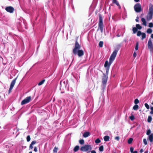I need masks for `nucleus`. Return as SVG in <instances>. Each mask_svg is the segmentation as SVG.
Returning a JSON list of instances; mask_svg holds the SVG:
<instances>
[{"mask_svg": "<svg viewBox=\"0 0 153 153\" xmlns=\"http://www.w3.org/2000/svg\"><path fill=\"white\" fill-rule=\"evenodd\" d=\"M99 22L97 30H99V29H100L101 32L102 33L103 32V18L101 14H99Z\"/></svg>", "mask_w": 153, "mask_h": 153, "instance_id": "f257e3e1", "label": "nucleus"}, {"mask_svg": "<svg viewBox=\"0 0 153 153\" xmlns=\"http://www.w3.org/2000/svg\"><path fill=\"white\" fill-rule=\"evenodd\" d=\"M92 149V147L91 145H86L83 146H82L80 148V150L82 152H88V153L90 152Z\"/></svg>", "mask_w": 153, "mask_h": 153, "instance_id": "f03ea898", "label": "nucleus"}, {"mask_svg": "<svg viewBox=\"0 0 153 153\" xmlns=\"http://www.w3.org/2000/svg\"><path fill=\"white\" fill-rule=\"evenodd\" d=\"M118 50V49L115 50L111 54L109 60V62H110V63H112L114 60Z\"/></svg>", "mask_w": 153, "mask_h": 153, "instance_id": "7ed1b4c3", "label": "nucleus"}, {"mask_svg": "<svg viewBox=\"0 0 153 153\" xmlns=\"http://www.w3.org/2000/svg\"><path fill=\"white\" fill-rule=\"evenodd\" d=\"M153 14V9L152 7H149V12L146 16V19L148 21L151 20L152 18Z\"/></svg>", "mask_w": 153, "mask_h": 153, "instance_id": "20e7f679", "label": "nucleus"}, {"mask_svg": "<svg viewBox=\"0 0 153 153\" xmlns=\"http://www.w3.org/2000/svg\"><path fill=\"white\" fill-rule=\"evenodd\" d=\"M80 48V46L77 41H76L74 48L73 50V53L74 54H76L77 53V51Z\"/></svg>", "mask_w": 153, "mask_h": 153, "instance_id": "39448f33", "label": "nucleus"}, {"mask_svg": "<svg viewBox=\"0 0 153 153\" xmlns=\"http://www.w3.org/2000/svg\"><path fill=\"white\" fill-rule=\"evenodd\" d=\"M135 11L137 13L140 12L141 11V7L140 4L139 3L136 4L134 7Z\"/></svg>", "mask_w": 153, "mask_h": 153, "instance_id": "423d86ee", "label": "nucleus"}, {"mask_svg": "<svg viewBox=\"0 0 153 153\" xmlns=\"http://www.w3.org/2000/svg\"><path fill=\"white\" fill-rule=\"evenodd\" d=\"M31 100V97L29 96L26 97L21 102V105H22L29 102Z\"/></svg>", "mask_w": 153, "mask_h": 153, "instance_id": "0eeeda50", "label": "nucleus"}, {"mask_svg": "<svg viewBox=\"0 0 153 153\" xmlns=\"http://www.w3.org/2000/svg\"><path fill=\"white\" fill-rule=\"evenodd\" d=\"M147 45L148 48L150 49L151 51H153V45H152V40L150 38L149 40Z\"/></svg>", "mask_w": 153, "mask_h": 153, "instance_id": "6e6552de", "label": "nucleus"}, {"mask_svg": "<svg viewBox=\"0 0 153 153\" xmlns=\"http://www.w3.org/2000/svg\"><path fill=\"white\" fill-rule=\"evenodd\" d=\"M107 76L105 75V74H104V76L103 77L102 79V83L104 87H105V85L107 81Z\"/></svg>", "mask_w": 153, "mask_h": 153, "instance_id": "1a4fd4ad", "label": "nucleus"}, {"mask_svg": "<svg viewBox=\"0 0 153 153\" xmlns=\"http://www.w3.org/2000/svg\"><path fill=\"white\" fill-rule=\"evenodd\" d=\"M111 64V63H110V62H109L108 63V61L107 60L105 62V63L104 64V67L106 68V72L107 73H108V72L110 66Z\"/></svg>", "mask_w": 153, "mask_h": 153, "instance_id": "9d476101", "label": "nucleus"}, {"mask_svg": "<svg viewBox=\"0 0 153 153\" xmlns=\"http://www.w3.org/2000/svg\"><path fill=\"white\" fill-rule=\"evenodd\" d=\"M17 77L15 79H14L13 80L10 85V88L9 89V92L10 93L12 90L13 89L16 82V80L17 79Z\"/></svg>", "mask_w": 153, "mask_h": 153, "instance_id": "9b49d317", "label": "nucleus"}, {"mask_svg": "<svg viewBox=\"0 0 153 153\" xmlns=\"http://www.w3.org/2000/svg\"><path fill=\"white\" fill-rule=\"evenodd\" d=\"M5 10H6L10 13H12L14 11V9L13 7L11 6H8L6 7Z\"/></svg>", "mask_w": 153, "mask_h": 153, "instance_id": "f8f14e48", "label": "nucleus"}, {"mask_svg": "<svg viewBox=\"0 0 153 153\" xmlns=\"http://www.w3.org/2000/svg\"><path fill=\"white\" fill-rule=\"evenodd\" d=\"M77 54L79 57H80L84 54V52L82 50H79L77 51Z\"/></svg>", "mask_w": 153, "mask_h": 153, "instance_id": "ddd939ff", "label": "nucleus"}, {"mask_svg": "<svg viewBox=\"0 0 153 153\" xmlns=\"http://www.w3.org/2000/svg\"><path fill=\"white\" fill-rule=\"evenodd\" d=\"M36 141L35 140L33 141L31 143L30 145L29 148L30 149H33V145H34L36 143Z\"/></svg>", "mask_w": 153, "mask_h": 153, "instance_id": "4468645a", "label": "nucleus"}, {"mask_svg": "<svg viewBox=\"0 0 153 153\" xmlns=\"http://www.w3.org/2000/svg\"><path fill=\"white\" fill-rule=\"evenodd\" d=\"M90 135V133L89 132H86L83 134V137H87Z\"/></svg>", "mask_w": 153, "mask_h": 153, "instance_id": "2eb2a0df", "label": "nucleus"}, {"mask_svg": "<svg viewBox=\"0 0 153 153\" xmlns=\"http://www.w3.org/2000/svg\"><path fill=\"white\" fill-rule=\"evenodd\" d=\"M149 140L151 142H152L153 141V134H151L149 136Z\"/></svg>", "mask_w": 153, "mask_h": 153, "instance_id": "dca6fc26", "label": "nucleus"}, {"mask_svg": "<svg viewBox=\"0 0 153 153\" xmlns=\"http://www.w3.org/2000/svg\"><path fill=\"white\" fill-rule=\"evenodd\" d=\"M110 137L108 135L105 136L104 137V140L105 141H108L109 140Z\"/></svg>", "mask_w": 153, "mask_h": 153, "instance_id": "f3484780", "label": "nucleus"}, {"mask_svg": "<svg viewBox=\"0 0 153 153\" xmlns=\"http://www.w3.org/2000/svg\"><path fill=\"white\" fill-rule=\"evenodd\" d=\"M141 21L143 22V24L145 26H146L147 25L146 22L144 18H142L141 19Z\"/></svg>", "mask_w": 153, "mask_h": 153, "instance_id": "a211bd4d", "label": "nucleus"}, {"mask_svg": "<svg viewBox=\"0 0 153 153\" xmlns=\"http://www.w3.org/2000/svg\"><path fill=\"white\" fill-rule=\"evenodd\" d=\"M79 149V146H75L74 149V152H76Z\"/></svg>", "mask_w": 153, "mask_h": 153, "instance_id": "6ab92c4d", "label": "nucleus"}, {"mask_svg": "<svg viewBox=\"0 0 153 153\" xmlns=\"http://www.w3.org/2000/svg\"><path fill=\"white\" fill-rule=\"evenodd\" d=\"M113 3L115 4L117 6L119 7V8H120V6L119 3L116 1V0H113Z\"/></svg>", "mask_w": 153, "mask_h": 153, "instance_id": "aec40b11", "label": "nucleus"}, {"mask_svg": "<svg viewBox=\"0 0 153 153\" xmlns=\"http://www.w3.org/2000/svg\"><path fill=\"white\" fill-rule=\"evenodd\" d=\"M142 39L143 40L146 37V34L145 33H142L141 34Z\"/></svg>", "mask_w": 153, "mask_h": 153, "instance_id": "412c9836", "label": "nucleus"}, {"mask_svg": "<svg viewBox=\"0 0 153 153\" xmlns=\"http://www.w3.org/2000/svg\"><path fill=\"white\" fill-rule=\"evenodd\" d=\"M152 118L150 116H149L147 119V121L148 123H150L152 120Z\"/></svg>", "mask_w": 153, "mask_h": 153, "instance_id": "4be33fe9", "label": "nucleus"}, {"mask_svg": "<svg viewBox=\"0 0 153 153\" xmlns=\"http://www.w3.org/2000/svg\"><path fill=\"white\" fill-rule=\"evenodd\" d=\"M58 148L57 147H56V146L55 147L53 150V152L54 153H56L57 152Z\"/></svg>", "mask_w": 153, "mask_h": 153, "instance_id": "5701e85b", "label": "nucleus"}, {"mask_svg": "<svg viewBox=\"0 0 153 153\" xmlns=\"http://www.w3.org/2000/svg\"><path fill=\"white\" fill-rule=\"evenodd\" d=\"M133 140V139L132 138H130L128 141V143L129 144H131Z\"/></svg>", "mask_w": 153, "mask_h": 153, "instance_id": "b1692460", "label": "nucleus"}, {"mask_svg": "<svg viewBox=\"0 0 153 153\" xmlns=\"http://www.w3.org/2000/svg\"><path fill=\"white\" fill-rule=\"evenodd\" d=\"M104 150V147L102 145L100 146L99 148V150L100 152H102Z\"/></svg>", "mask_w": 153, "mask_h": 153, "instance_id": "393cba45", "label": "nucleus"}, {"mask_svg": "<svg viewBox=\"0 0 153 153\" xmlns=\"http://www.w3.org/2000/svg\"><path fill=\"white\" fill-rule=\"evenodd\" d=\"M136 26L137 29H138L139 30H140L142 28V27L139 24H136Z\"/></svg>", "mask_w": 153, "mask_h": 153, "instance_id": "a878e982", "label": "nucleus"}, {"mask_svg": "<svg viewBox=\"0 0 153 153\" xmlns=\"http://www.w3.org/2000/svg\"><path fill=\"white\" fill-rule=\"evenodd\" d=\"M132 30L134 33H135L137 31V29L136 27H134L133 28Z\"/></svg>", "mask_w": 153, "mask_h": 153, "instance_id": "bb28decb", "label": "nucleus"}, {"mask_svg": "<svg viewBox=\"0 0 153 153\" xmlns=\"http://www.w3.org/2000/svg\"><path fill=\"white\" fill-rule=\"evenodd\" d=\"M152 32V30L151 28H148L147 30V33H151Z\"/></svg>", "mask_w": 153, "mask_h": 153, "instance_id": "cd10ccee", "label": "nucleus"}, {"mask_svg": "<svg viewBox=\"0 0 153 153\" xmlns=\"http://www.w3.org/2000/svg\"><path fill=\"white\" fill-rule=\"evenodd\" d=\"M45 79H43V80H42V81H40L38 83V85L39 86V85H42V84H43L45 82Z\"/></svg>", "mask_w": 153, "mask_h": 153, "instance_id": "c85d7f7f", "label": "nucleus"}, {"mask_svg": "<svg viewBox=\"0 0 153 153\" xmlns=\"http://www.w3.org/2000/svg\"><path fill=\"white\" fill-rule=\"evenodd\" d=\"M138 108V105H135L133 107V109L134 110H137Z\"/></svg>", "mask_w": 153, "mask_h": 153, "instance_id": "c756f323", "label": "nucleus"}, {"mask_svg": "<svg viewBox=\"0 0 153 153\" xmlns=\"http://www.w3.org/2000/svg\"><path fill=\"white\" fill-rule=\"evenodd\" d=\"M100 142L101 140L99 138L97 139L95 141V143L97 144L100 143Z\"/></svg>", "mask_w": 153, "mask_h": 153, "instance_id": "7c9ffc66", "label": "nucleus"}, {"mask_svg": "<svg viewBox=\"0 0 153 153\" xmlns=\"http://www.w3.org/2000/svg\"><path fill=\"white\" fill-rule=\"evenodd\" d=\"M79 143L81 144H83L84 143V141L83 139H81L79 140Z\"/></svg>", "mask_w": 153, "mask_h": 153, "instance_id": "2f4dec72", "label": "nucleus"}, {"mask_svg": "<svg viewBox=\"0 0 153 153\" xmlns=\"http://www.w3.org/2000/svg\"><path fill=\"white\" fill-rule=\"evenodd\" d=\"M103 42L102 41H100L99 43V46L100 47H102L103 46Z\"/></svg>", "mask_w": 153, "mask_h": 153, "instance_id": "473e14b6", "label": "nucleus"}, {"mask_svg": "<svg viewBox=\"0 0 153 153\" xmlns=\"http://www.w3.org/2000/svg\"><path fill=\"white\" fill-rule=\"evenodd\" d=\"M142 33L140 31H138L137 33V36H141Z\"/></svg>", "mask_w": 153, "mask_h": 153, "instance_id": "72a5a7b5", "label": "nucleus"}, {"mask_svg": "<svg viewBox=\"0 0 153 153\" xmlns=\"http://www.w3.org/2000/svg\"><path fill=\"white\" fill-rule=\"evenodd\" d=\"M129 118L132 121L134 120V115H131L129 117Z\"/></svg>", "mask_w": 153, "mask_h": 153, "instance_id": "f704fd0d", "label": "nucleus"}, {"mask_svg": "<svg viewBox=\"0 0 153 153\" xmlns=\"http://www.w3.org/2000/svg\"><path fill=\"white\" fill-rule=\"evenodd\" d=\"M151 133V131L150 129H148L146 132V134L148 135H149Z\"/></svg>", "mask_w": 153, "mask_h": 153, "instance_id": "c9c22d12", "label": "nucleus"}, {"mask_svg": "<svg viewBox=\"0 0 153 153\" xmlns=\"http://www.w3.org/2000/svg\"><path fill=\"white\" fill-rule=\"evenodd\" d=\"M27 142H29L30 140V135H28L27 137Z\"/></svg>", "mask_w": 153, "mask_h": 153, "instance_id": "e433bc0d", "label": "nucleus"}, {"mask_svg": "<svg viewBox=\"0 0 153 153\" xmlns=\"http://www.w3.org/2000/svg\"><path fill=\"white\" fill-rule=\"evenodd\" d=\"M143 142L145 145H146L147 144V142L146 139L144 138L143 139Z\"/></svg>", "mask_w": 153, "mask_h": 153, "instance_id": "4c0bfd02", "label": "nucleus"}, {"mask_svg": "<svg viewBox=\"0 0 153 153\" xmlns=\"http://www.w3.org/2000/svg\"><path fill=\"white\" fill-rule=\"evenodd\" d=\"M139 102V100L137 99H136L134 100V103L136 104H138Z\"/></svg>", "mask_w": 153, "mask_h": 153, "instance_id": "58836bf2", "label": "nucleus"}, {"mask_svg": "<svg viewBox=\"0 0 153 153\" xmlns=\"http://www.w3.org/2000/svg\"><path fill=\"white\" fill-rule=\"evenodd\" d=\"M138 43H136V46H135V49L136 50H137L138 49Z\"/></svg>", "mask_w": 153, "mask_h": 153, "instance_id": "ea45409f", "label": "nucleus"}, {"mask_svg": "<svg viewBox=\"0 0 153 153\" xmlns=\"http://www.w3.org/2000/svg\"><path fill=\"white\" fill-rule=\"evenodd\" d=\"M149 26L150 27H153V24L152 23H149Z\"/></svg>", "mask_w": 153, "mask_h": 153, "instance_id": "a19ab883", "label": "nucleus"}, {"mask_svg": "<svg viewBox=\"0 0 153 153\" xmlns=\"http://www.w3.org/2000/svg\"><path fill=\"white\" fill-rule=\"evenodd\" d=\"M145 106L147 109L149 108V105L146 103L145 104Z\"/></svg>", "mask_w": 153, "mask_h": 153, "instance_id": "79ce46f5", "label": "nucleus"}, {"mask_svg": "<svg viewBox=\"0 0 153 153\" xmlns=\"http://www.w3.org/2000/svg\"><path fill=\"white\" fill-rule=\"evenodd\" d=\"M130 150L131 152L132 153L133 152L134 148L132 147H131L130 148Z\"/></svg>", "mask_w": 153, "mask_h": 153, "instance_id": "37998d69", "label": "nucleus"}, {"mask_svg": "<svg viewBox=\"0 0 153 153\" xmlns=\"http://www.w3.org/2000/svg\"><path fill=\"white\" fill-rule=\"evenodd\" d=\"M120 137L119 136H117L115 138V139L117 140V141H119Z\"/></svg>", "mask_w": 153, "mask_h": 153, "instance_id": "c03bdc74", "label": "nucleus"}, {"mask_svg": "<svg viewBox=\"0 0 153 153\" xmlns=\"http://www.w3.org/2000/svg\"><path fill=\"white\" fill-rule=\"evenodd\" d=\"M34 151L35 152H37V147H36V146H35V147H34Z\"/></svg>", "mask_w": 153, "mask_h": 153, "instance_id": "a18cd8bd", "label": "nucleus"}, {"mask_svg": "<svg viewBox=\"0 0 153 153\" xmlns=\"http://www.w3.org/2000/svg\"><path fill=\"white\" fill-rule=\"evenodd\" d=\"M136 56H137V54H136V53L135 52H134V53L133 55V56L134 57V58H135L136 57Z\"/></svg>", "mask_w": 153, "mask_h": 153, "instance_id": "49530a36", "label": "nucleus"}, {"mask_svg": "<svg viewBox=\"0 0 153 153\" xmlns=\"http://www.w3.org/2000/svg\"><path fill=\"white\" fill-rule=\"evenodd\" d=\"M91 153H96V152L95 150H92L91 151Z\"/></svg>", "mask_w": 153, "mask_h": 153, "instance_id": "de8ad7c7", "label": "nucleus"}, {"mask_svg": "<svg viewBox=\"0 0 153 153\" xmlns=\"http://www.w3.org/2000/svg\"><path fill=\"white\" fill-rule=\"evenodd\" d=\"M135 20H136V22H139V18H138V17H137Z\"/></svg>", "mask_w": 153, "mask_h": 153, "instance_id": "09e8293b", "label": "nucleus"}, {"mask_svg": "<svg viewBox=\"0 0 153 153\" xmlns=\"http://www.w3.org/2000/svg\"><path fill=\"white\" fill-rule=\"evenodd\" d=\"M121 35V34H118L117 35V37H120Z\"/></svg>", "mask_w": 153, "mask_h": 153, "instance_id": "8fccbe9b", "label": "nucleus"}, {"mask_svg": "<svg viewBox=\"0 0 153 153\" xmlns=\"http://www.w3.org/2000/svg\"><path fill=\"white\" fill-rule=\"evenodd\" d=\"M143 149H141L140 151V152H143Z\"/></svg>", "mask_w": 153, "mask_h": 153, "instance_id": "3c124183", "label": "nucleus"}, {"mask_svg": "<svg viewBox=\"0 0 153 153\" xmlns=\"http://www.w3.org/2000/svg\"><path fill=\"white\" fill-rule=\"evenodd\" d=\"M150 113L151 114H153V111H151L150 112Z\"/></svg>", "mask_w": 153, "mask_h": 153, "instance_id": "603ef678", "label": "nucleus"}, {"mask_svg": "<svg viewBox=\"0 0 153 153\" xmlns=\"http://www.w3.org/2000/svg\"><path fill=\"white\" fill-rule=\"evenodd\" d=\"M132 153H137V152L136 151H135L133 152Z\"/></svg>", "mask_w": 153, "mask_h": 153, "instance_id": "864d4df0", "label": "nucleus"}, {"mask_svg": "<svg viewBox=\"0 0 153 153\" xmlns=\"http://www.w3.org/2000/svg\"><path fill=\"white\" fill-rule=\"evenodd\" d=\"M150 109L151 111H153V107H151L150 108Z\"/></svg>", "mask_w": 153, "mask_h": 153, "instance_id": "5fc2aeb1", "label": "nucleus"}, {"mask_svg": "<svg viewBox=\"0 0 153 153\" xmlns=\"http://www.w3.org/2000/svg\"><path fill=\"white\" fill-rule=\"evenodd\" d=\"M151 37L152 38V39L153 38V34H151Z\"/></svg>", "mask_w": 153, "mask_h": 153, "instance_id": "6e6d98bb", "label": "nucleus"}, {"mask_svg": "<svg viewBox=\"0 0 153 153\" xmlns=\"http://www.w3.org/2000/svg\"><path fill=\"white\" fill-rule=\"evenodd\" d=\"M134 1L136 2H138L139 1V0H134Z\"/></svg>", "mask_w": 153, "mask_h": 153, "instance_id": "4d7b16f0", "label": "nucleus"}, {"mask_svg": "<svg viewBox=\"0 0 153 153\" xmlns=\"http://www.w3.org/2000/svg\"><path fill=\"white\" fill-rule=\"evenodd\" d=\"M148 150H146L144 152V153H148Z\"/></svg>", "mask_w": 153, "mask_h": 153, "instance_id": "13d9d810", "label": "nucleus"}, {"mask_svg": "<svg viewBox=\"0 0 153 153\" xmlns=\"http://www.w3.org/2000/svg\"><path fill=\"white\" fill-rule=\"evenodd\" d=\"M28 153H32V151H30Z\"/></svg>", "mask_w": 153, "mask_h": 153, "instance_id": "bf43d9fd", "label": "nucleus"}, {"mask_svg": "<svg viewBox=\"0 0 153 153\" xmlns=\"http://www.w3.org/2000/svg\"><path fill=\"white\" fill-rule=\"evenodd\" d=\"M152 104L153 105V102H152Z\"/></svg>", "mask_w": 153, "mask_h": 153, "instance_id": "052dcab7", "label": "nucleus"}, {"mask_svg": "<svg viewBox=\"0 0 153 153\" xmlns=\"http://www.w3.org/2000/svg\"><path fill=\"white\" fill-rule=\"evenodd\" d=\"M61 93H63V92H61ZM63 93H64V92H63Z\"/></svg>", "mask_w": 153, "mask_h": 153, "instance_id": "680f3d73", "label": "nucleus"}]
</instances>
